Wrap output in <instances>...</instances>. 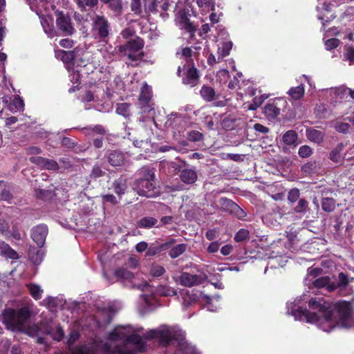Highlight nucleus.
<instances>
[{
  "label": "nucleus",
  "instance_id": "obj_1",
  "mask_svg": "<svg viewBox=\"0 0 354 354\" xmlns=\"http://www.w3.org/2000/svg\"><path fill=\"white\" fill-rule=\"evenodd\" d=\"M308 306L312 309H317L322 313V317L315 313L299 308L292 311V315L301 321L308 323L317 324L324 331H329L337 325L348 328L346 322L351 316V304L346 301L335 304L330 303L324 298H311Z\"/></svg>",
  "mask_w": 354,
  "mask_h": 354
},
{
  "label": "nucleus",
  "instance_id": "obj_2",
  "mask_svg": "<svg viewBox=\"0 0 354 354\" xmlns=\"http://www.w3.org/2000/svg\"><path fill=\"white\" fill-rule=\"evenodd\" d=\"M30 314V309L28 306H24L17 312L12 308H8L3 313V323L10 330H22L26 328Z\"/></svg>",
  "mask_w": 354,
  "mask_h": 354
},
{
  "label": "nucleus",
  "instance_id": "obj_3",
  "mask_svg": "<svg viewBox=\"0 0 354 354\" xmlns=\"http://www.w3.org/2000/svg\"><path fill=\"white\" fill-rule=\"evenodd\" d=\"M145 336L147 339L158 338L160 344L163 346L169 344L172 340H176L182 344L184 339L180 331L175 330L165 326H162L158 329L151 330Z\"/></svg>",
  "mask_w": 354,
  "mask_h": 354
},
{
  "label": "nucleus",
  "instance_id": "obj_4",
  "mask_svg": "<svg viewBox=\"0 0 354 354\" xmlns=\"http://www.w3.org/2000/svg\"><path fill=\"white\" fill-rule=\"evenodd\" d=\"M144 41L140 37L129 41L124 45L118 46V51L122 57H127L131 61L141 60L144 56L141 51Z\"/></svg>",
  "mask_w": 354,
  "mask_h": 354
},
{
  "label": "nucleus",
  "instance_id": "obj_5",
  "mask_svg": "<svg viewBox=\"0 0 354 354\" xmlns=\"http://www.w3.org/2000/svg\"><path fill=\"white\" fill-rule=\"evenodd\" d=\"M110 24L104 15H96L93 18L92 32L95 39L105 41L110 32Z\"/></svg>",
  "mask_w": 354,
  "mask_h": 354
},
{
  "label": "nucleus",
  "instance_id": "obj_6",
  "mask_svg": "<svg viewBox=\"0 0 354 354\" xmlns=\"http://www.w3.org/2000/svg\"><path fill=\"white\" fill-rule=\"evenodd\" d=\"M56 25L64 36H71L75 32V28L72 23L71 18L62 11L57 10L55 12Z\"/></svg>",
  "mask_w": 354,
  "mask_h": 354
},
{
  "label": "nucleus",
  "instance_id": "obj_7",
  "mask_svg": "<svg viewBox=\"0 0 354 354\" xmlns=\"http://www.w3.org/2000/svg\"><path fill=\"white\" fill-rule=\"evenodd\" d=\"M207 279V276L203 272H198V274H191L190 273L184 272L176 279V282L186 287H192L198 286Z\"/></svg>",
  "mask_w": 354,
  "mask_h": 354
},
{
  "label": "nucleus",
  "instance_id": "obj_8",
  "mask_svg": "<svg viewBox=\"0 0 354 354\" xmlns=\"http://www.w3.org/2000/svg\"><path fill=\"white\" fill-rule=\"evenodd\" d=\"M132 189L141 196L151 198L155 196V182L135 180L132 185Z\"/></svg>",
  "mask_w": 354,
  "mask_h": 354
},
{
  "label": "nucleus",
  "instance_id": "obj_9",
  "mask_svg": "<svg viewBox=\"0 0 354 354\" xmlns=\"http://www.w3.org/2000/svg\"><path fill=\"white\" fill-rule=\"evenodd\" d=\"M187 69L185 77L183 78V83L194 87L197 85L199 80L198 70L194 66L193 60L189 59L185 65Z\"/></svg>",
  "mask_w": 354,
  "mask_h": 354
},
{
  "label": "nucleus",
  "instance_id": "obj_10",
  "mask_svg": "<svg viewBox=\"0 0 354 354\" xmlns=\"http://www.w3.org/2000/svg\"><path fill=\"white\" fill-rule=\"evenodd\" d=\"M29 161L39 167L43 169L50 171H57L60 167L58 162L53 159H48L41 156H32L29 158Z\"/></svg>",
  "mask_w": 354,
  "mask_h": 354
},
{
  "label": "nucleus",
  "instance_id": "obj_11",
  "mask_svg": "<svg viewBox=\"0 0 354 354\" xmlns=\"http://www.w3.org/2000/svg\"><path fill=\"white\" fill-rule=\"evenodd\" d=\"M105 158L109 165L113 167H122L126 162L124 153L118 150L108 151Z\"/></svg>",
  "mask_w": 354,
  "mask_h": 354
},
{
  "label": "nucleus",
  "instance_id": "obj_12",
  "mask_svg": "<svg viewBox=\"0 0 354 354\" xmlns=\"http://www.w3.org/2000/svg\"><path fill=\"white\" fill-rule=\"evenodd\" d=\"M48 232V227L46 225H38L32 229L31 238L39 247L41 248L45 243Z\"/></svg>",
  "mask_w": 354,
  "mask_h": 354
},
{
  "label": "nucleus",
  "instance_id": "obj_13",
  "mask_svg": "<svg viewBox=\"0 0 354 354\" xmlns=\"http://www.w3.org/2000/svg\"><path fill=\"white\" fill-rule=\"evenodd\" d=\"M286 103L281 99H276L271 103L267 104L263 109V113L269 119H274L280 114L281 106Z\"/></svg>",
  "mask_w": 354,
  "mask_h": 354
},
{
  "label": "nucleus",
  "instance_id": "obj_14",
  "mask_svg": "<svg viewBox=\"0 0 354 354\" xmlns=\"http://www.w3.org/2000/svg\"><path fill=\"white\" fill-rule=\"evenodd\" d=\"M151 100V92L147 86H143L140 97L139 104L142 113L149 112L152 110L149 105Z\"/></svg>",
  "mask_w": 354,
  "mask_h": 354
},
{
  "label": "nucleus",
  "instance_id": "obj_15",
  "mask_svg": "<svg viewBox=\"0 0 354 354\" xmlns=\"http://www.w3.org/2000/svg\"><path fill=\"white\" fill-rule=\"evenodd\" d=\"M179 178L185 184L193 185L198 180V174L194 169L185 168L180 171Z\"/></svg>",
  "mask_w": 354,
  "mask_h": 354
},
{
  "label": "nucleus",
  "instance_id": "obj_16",
  "mask_svg": "<svg viewBox=\"0 0 354 354\" xmlns=\"http://www.w3.org/2000/svg\"><path fill=\"white\" fill-rule=\"evenodd\" d=\"M175 243H176V240L174 239H170V241H169L166 243H162V244L151 245L147 250L146 256H147V257L154 256L162 251L169 249Z\"/></svg>",
  "mask_w": 354,
  "mask_h": 354
},
{
  "label": "nucleus",
  "instance_id": "obj_17",
  "mask_svg": "<svg viewBox=\"0 0 354 354\" xmlns=\"http://www.w3.org/2000/svg\"><path fill=\"white\" fill-rule=\"evenodd\" d=\"M130 330L124 326H118L109 334V339L111 341L124 340L127 341Z\"/></svg>",
  "mask_w": 354,
  "mask_h": 354
},
{
  "label": "nucleus",
  "instance_id": "obj_18",
  "mask_svg": "<svg viewBox=\"0 0 354 354\" xmlns=\"http://www.w3.org/2000/svg\"><path fill=\"white\" fill-rule=\"evenodd\" d=\"M137 175L138 178L136 180L155 182V169L153 167L144 166L138 171Z\"/></svg>",
  "mask_w": 354,
  "mask_h": 354
},
{
  "label": "nucleus",
  "instance_id": "obj_19",
  "mask_svg": "<svg viewBox=\"0 0 354 354\" xmlns=\"http://www.w3.org/2000/svg\"><path fill=\"white\" fill-rule=\"evenodd\" d=\"M283 142L291 147H296L299 144L298 133L294 130L286 131L282 136Z\"/></svg>",
  "mask_w": 354,
  "mask_h": 354
},
{
  "label": "nucleus",
  "instance_id": "obj_20",
  "mask_svg": "<svg viewBox=\"0 0 354 354\" xmlns=\"http://www.w3.org/2000/svg\"><path fill=\"white\" fill-rule=\"evenodd\" d=\"M103 354H132L125 346H111L107 343L102 345Z\"/></svg>",
  "mask_w": 354,
  "mask_h": 354
},
{
  "label": "nucleus",
  "instance_id": "obj_21",
  "mask_svg": "<svg viewBox=\"0 0 354 354\" xmlns=\"http://www.w3.org/2000/svg\"><path fill=\"white\" fill-rule=\"evenodd\" d=\"M200 94L202 98L207 102H212L219 97V95L216 93L215 90L208 85H203L201 87Z\"/></svg>",
  "mask_w": 354,
  "mask_h": 354
},
{
  "label": "nucleus",
  "instance_id": "obj_22",
  "mask_svg": "<svg viewBox=\"0 0 354 354\" xmlns=\"http://www.w3.org/2000/svg\"><path fill=\"white\" fill-rule=\"evenodd\" d=\"M101 2L107 6L109 9L111 10L114 15L119 17L122 12V0H101Z\"/></svg>",
  "mask_w": 354,
  "mask_h": 354
},
{
  "label": "nucleus",
  "instance_id": "obj_23",
  "mask_svg": "<svg viewBox=\"0 0 354 354\" xmlns=\"http://www.w3.org/2000/svg\"><path fill=\"white\" fill-rule=\"evenodd\" d=\"M348 275L344 272H340L337 276V282L331 283V284L327 287V290L328 292H333L337 288H345L348 286Z\"/></svg>",
  "mask_w": 354,
  "mask_h": 354
},
{
  "label": "nucleus",
  "instance_id": "obj_24",
  "mask_svg": "<svg viewBox=\"0 0 354 354\" xmlns=\"http://www.w3.org/2000/svg\"><path fill=\"white\" fill-rule=\"evenodd\" d=\"M220 209L229 214H232L234 209H238V205L227 198H221L218 201Z\"/></svg>",
  "mask_w": 354,
  "mask_h": 354
},
{
  "label": "nucleus",
  "instance_id": "obj_25",
  "mask_svg": "<svg viewBox=\"0 0 354 354\" xmlns=\"http://www.w3.org/2000/svg\"><path fill=\"white\" fill-rule=\"evenodd\" d=\"M306 135L309 140L317 144L322 143L324 140V133L313 128L306 129Z\"/></svg>",
  "mask_w": 354,
  "mask_h": 354
},
{
  "label": "nucleus",
  "instance_id": "obj_26",
  "mask_svg": "<svg viewBox=\"0 0 354 354\" xmlns=\"http://www.w3.org/2000/svg\"><path fill=\"white\" fill-rule=\"evenodd\" d=\"M112 189L120 196L124 194L127 189V179L121 177L115 180L112 185Z\"/></svg>",
  "mask_w": 354,
  "mask_h": 354
},
{
  "label": "nucleus",
  "instance_id": "obj_27",
  "mask_svg": "<svg viewBox=\"0 0 354 354\" xmlns=\"http://www.w3.org/2000/svg\"><path fill=\"white\" fill-rule=\"evenodd\" d=\"M314 113L316 117L319 119L329 118L331 115V111L328 109V106L324 104H317L315 109Z\"/></svg>",
  "mask_w": 354,
  "mask_h": 354
},
{
  "label": "nucleus",
  "instance_id": "obj_28",
  "mask_svg": "<svg viewBox=\"0 0 354 354\" xmlns=\"http://www.w3.org/2000/svg\"><path fill=\"white\" fill-rule=\"evenodd\" d=\"M100 0H77V7L81 11L93 10L97 8Z\"/></svg>",
  "mask_w": 354,
  "mask_h": 354
},
{
  "label": "nucleus",
  "instance_id": "obj_29",
  "mask_svg": "<svg viewBox=\"0 0 354 354\" xmlns=\"http://www.w3.org/2000/svg\"><path fill=\"white\" fill-rule=\"evenodd\" d=\"M12 198L10 186L5 181H0V200L8 201Z\"/></svg>",
  "mask_w": 354,
  "mask_h": 354
},
{
  "label": "nucleus",
  "instance_id": "obj_30",
  "mask_svg": "<svg viewBox=\"0 0 354 354\" xmlns=\"http://www.w3.org/2000/svg\"><path fill=\"white\" fill-rule=\"evenodd\" d=\"M158 221L156 218L145 216L138 222V226L141 228H151L152 227H159Z\"/></svg>",
  "mask_w": 354,
  "mask_h": 354
},
{
  "label": "nucleus",
  "instance_id": "obj_31",
  "mask_svg": "<svg viewBox=\"0 0 354 354\" xmlns=\"http://www.w3.org/2000/svg\"><path fill=\"white\" fill-rule=\"evenodd\" d=\"M344 148V145L342 143H339L335 149H333L330 153V159L336 162L340 163L343 161V157L341 155L342 151Z\"/></svg>",
  "mask_w": 354,
  "mask_h": 354
},
{
  "label": "nucleus",
  "instance_id": "obj_32",
  "mask_svg": "<svg viewBox=\"0 0 354 354\" xmlns=\"http://www.w3.org/2000/svg\"><path fill=\"white\" fill-rule=\"evenodd\" d=\"M28 257L34 264H39L43 260L44 252L40 250L32 248L29 249Z\"/></svg>",
  "mask_w": 354,
  "mask_h": 354
},
{
  "label": "nucleus",
  "instance_id": "obj_33",
  "mask_svg": "<svg viewBox=\"0 0 354 354\" xmlns=\"http://www.w3.org/2000/svg\"><path fill=\"white\" fill-rule=\"evenodd\" d=\"M295 213L306 214L310 212L308 202L305 198H299L297 205L294 207Z\"/></svg>",
  "mask_w": 354,
  "mask_h": 354
},
{
  "label": "nucleus",
  "instance_id": "obj_34",
  "mask_svg": "<svg viewBox=\"0 0 354 354\" xmlns=\"http://www.w3.org/2000/svg\"><path fill=\"white\" fill-rule=\"evenodd\" d=\"M56 325L51 319H43L41 322L40 329L44 333L50 335Z\"/></svg>",
  "mask_w": 354,
  "mask_h": 354
},
{
  "label": "nucleus",
  "instance_id": "obj_35",
  "mask_svg": "<svg viewBox=\"0 0 354 354\" xmlns=\"http://www.w3.org/2000/svg\"><path fill=\"white\" fill-rule=\"evenodd\" d=\"M187 248V245L185 243L178 244L174 246L169 252L171 258L175 259L183 254Z\"/></svg>",
  "mask_w": 354,
  "mask_h": 354
},
{
  "label": "nucleus",
  "instance_id": "obj_36",
  "mask_svg": "<svg viewBox=\"0 0 354 354\" xmlns=\"http://www.w3.org/2000/svg\"><path fill=\"white\" fill-rule=\"evenodd\" d=\"M114 274L116 277L124 281H130L134 277L131 272L123 268L116 269Z\"/></svg>",
  "mask_w": 354,
  "mask_h": 354
},
{
  "label": "nucleus",
  "instance_id": "obj_37",
  "mask_svg": "<svg viewBox=\"0 0 354 354\" xmlns=\"http://www.w3.org/2000/svg\"><path fill=\"white\" fill-rule=\"evenodd\" d=\"M196 1L203 11L209 12L214 10L215 0H196Z\"/></svg>",
  "mask_w": 354,
  "mask_h": 354
},
{
  "label": "nucleus",
  "instance_id": "obj_38",
  "mask_svg": "<svg viewBox=\"0 0 354 354\" xmlns=\"http://www.w3.org/2000/svg\"><path fill=\"white\" fill-rule=\"evenodd\" d=\"M336 206L335 201L332 198H324L322 201V207L324 212H333Z\"/></svg>",
  "mask_w": 354,
  "mask_h": 354
},
{
  "label": "nucleus",
  "instance_id": "obj_39",
  "mask_svg": "<svg viewBox=\"0 0 354 354\" xmlns=\"http://www.w3.org/2000/svg\"><path fill=\"white\" fill-rule=\"evenodd\" d=\"M330 277L328 276L321 277L319 278L315 279L311 281L312 285L317 288H321L324 287H328L331 284L330 283Z\"/></svg>",
  "mask_w": 354,
  "mask_h": 354
},
{
  "label": "nucleus",
  "instance_id": "obj_40",
  "mask_svg": "<svg viewBox=\"0 0 354 354\" xmlns=\"http://www.w3.org/2000/svg\"><path fill=\"white\" fill-rule=\"evenodd\" d=\"M156 291L158 294L165 297H171L177 295V291L174 288L166 286H159Z\"/></svg>",
  "mask_w": 354,
  "mask_h": 354
},
{
  "label": "nucleus",
  "instance_id": "obj_41",
  "mask_svg": "<svg viewBox=\"0 0 354 354\" xmlns=\"http://www.w3.org/2000/svg\"><path fill=\"white\" fill-rule=\"evenodd\" d=\"M127 342L133 343L138 346L140 351L143 350L144 348V342L142 337L136 333L129 334Z\"/></svg>",
  "mask_w": 354,
  "mask_h": 354
},
{
  "label": "nucleus",
  "instance_id": "obj_42",
  "mask_svg": "<svg viewBox=\"0 0 354 354\" xmlns=\"http://www.w3.org/2000/svg\"><path fill=\"white\" fill-rule=\"evenodd\" d=\"M288 93L294 100H298L301 98L304 94V88L303 85H299L296 87L291 88Z\"/></svg>",
  "mask_w": 354,
  "mask_h": 354
},
{
  "label": "nucleus",
  "instance_id": "obj_43",
  "mask_svg": "<svg viewBox=\"0 0 354 354\" xmlns=\"http://www.w3.org/2000/svg\"><path fill=\"white\" fill-rule=\"evenodd\" d=\"M31 296L35 299H39L41 298V294L43 292V290L39 286L36 284L30 283L27 286Z\"/></svg>",
  "mask_w": 354,
  "mask_h": 354
},
{
  "label": "nucleus",
  "instance_id": "obj_44",
  "mask_svg": "<svg viewBox=\"0 0 354 354\" xmlns=\"http://www.w3.org/2000/svg\"><path fill=\"white\" fill-rule=\"evenodd\" d=\"M232 48V41H227L223 43L222 48L218 49V59H222L223 57L228 55Z\"/></svg>",
  "mask_w": 354,
  "mask_h": 354
},
{
  "label": "nucleus",
  "instance_id": "obj_45",
  "mask_svg": "<svg viewBox=\"0 0 354 354\" xmlns=\"http://www.w3.org/2000/svg\"><path fill=\"white\" fill-rule=\"evenodd\" d=\"M187 138L190 142H199L203 139V135L198 131H191L187 133Z\"/></svg>",
  "mask_w": 354,
  "mask_h": 354
},
{
  "label": "nucleus",
  "instance_id": "obj_46",
  "mask_svg": "<svg viewBox=\"0 0 354 354\" xmlns=\"http://www.w3.org/2000/svg\"><path fill=\"white\" fill-rule=\"evenodd\" d=\"M116 112L125 118L129 117L130 115L129 104L127 103H122L118 104L117 106Z\"/></svg>",
  "mask_w": 354,
  "mask_h": 354
},
{
  "label": "nucleus",
  "instance_id": "obj_47",
  "mask_svg": "<svg viewBox=\"0 0 354 354\" xmlns=\"http://www.w3.org/2000/svg\"><path fill=\"white\" fill-rule=\"evenodd\" d=\"M105 174V171H104L101 167L98 165H95L91 171L90 178L96 179L100 177L104 176Z\"/></svg>",
  "mask_w": 354,
  "mask_h": 354
},
{
  "label": "nucleus",
  "instance_id": "obj_48",
  "mask_svg": "<svg viewBox=\"0 0 354 354\" xmlns=\"http://www.w3.org/2000/svg\"><path fill=\"white\" fill-rule=\"evenodd\" d=\"M55 328V330L52 332L50 336L55 340L60 341L64 335V330L57 324Z\"/></svg>",
  "mask_w": 354,
  "mask_h": 354
},
{
  "label": "nucleus",
  "instance_id": "obj_49",
  "mask_svg": "<svg viewBox=\"0 0 354 354\" xmlns=\"http://www.w3.org/2000/svg\"><path fill=\"white\" fill-rule=\"evenodd\" d=\"M249 231L246 229H241L234 236L236 242H242L249 238Z\"/></svg>",
  "mask_w": 354,
  "mask_h": 354
},
{
  "label": "nucleus",
  "instance_id": "obj_50",
  "mask_svg": "<svg viewBox=\"0 0 354 354\" xmlns=\"http://www.w3.org/2000/svg\"><path fill=\"white\" fill-rule=\"evenodd\" d=\"M298 154L301 158H308L313 154V149L308 145H302L299 149Z\"/></svg>",
  "mask_w": 354,
  "mask_h": 354
},
{
  "label": "nucleus",
  "instance_id": "obj_51",
  "mask_svg": "<svg viewBox=\"0 0 354 354\" xmlns=\"http://www.w3.org/2000/svg\"><path fill=\"white\" fill-rule=\"evenodd\" d=\"M299 190L294 188L290 190L288 195V201L290 203L292 204L299 199Z\"/></svg>",
  "mask_w": 354,
  "mask_h": 354
},
{
  "label": "nucleus",
  "instance_id": "obj_52",
  "mask_svg": "<svg viewBox=\"0 0 354 354\" xmlns=\"http://www.w3.org/2000/svg\"><path fill=\"white\" fill-rule=\"evenodd\" d=\"M323 270L319 268H310L308 270V274H307V280L313 281L315 279L316 277L319 276Z\"/></svg>",
  "mask_w": 354,
  "mask_h": 354
},
{
  "label": "nucleus",
  "instance_id": "obj_53",
  "mask_svg": "<svg viewBox=\"0 0 354 354\" xmlns=\"http://www.w3.org/2000/svg\"><path fill=\"white\" fill-rule=\"evenodd\" d=\"M335 129L339 133H347L351 129V125L346 122H337L335 124Z\"/></svg>",
  "mask_w": 354,
  "mask_h": 354
},
{
  "label": "nucleus",
  "instance_id": "obj_54",
  "mask_svg": "<svg viewBox=\"0 0 354 354\" xmlns=\"http://www.w3.org/2000/svg\"><path fill=\"white\" fill-rule=\"evenodd\" d=\"M43 305L46 306L50 310L53 311L57 307V302L55 298L48 297L42 301Z\"/></svg>",
  "mask_w": 354,
  "mask_h": 354
},
{
  "label": "nucleus",
  "instance_id": "obj_55",
  "mask_svg": "<svg viewBox=\"0 0 354 354\" xmlns=\"http://www.w3.org/2000/svg\"><path fill=\"white\" fill-rule=\"evenodd\" d=\"M265 99H266V97H264L263 96L255 97L253 99L252 103H251L248 106V109L250 110H253V111L257 109V108L261 105V104L265 100Z\"/></svg>",
  "mask_w": 354,
  "mask_h": 354
},
{
  "label": "nucleus",
  "instance_id": "obj_56",
  "mask_svg": "<svg viewBox=\"0 0 354 354\" xmlns=\"http://www.w3.org/2000/svg\"><path fill=\"white\" fill-rule=\"evenodd\" d=\"M42 26L45 32L50 37H53L56 35V30L53 26H50L46 21H44L42 23Z\"/></svg>",
  "mask_w": 354,
  "mask_h": 354
},
{
  "label": "nucleus",
  "instance_id": "obj_57",
  "mask_svg": "<svg viewBox=\"0 0 354 354\" xmlns=\"http://www.w3.org/2000/svg\"><path fill=\"white\" fill-rule=\"evenodd\" d=\"M339 43H340V41L338 39H336V38L329 39L326 40L325 42L326 48L327 50L334 49L339 46Z\"/></svg>",
  "mask_w": 354,
  "mask_h": 354
},
{
  "label": "nucleus",
  "instance_id": "obj_58",
  "mask_svg": "<svg viewBox=\"0 0 354 354\" xmlns=\"http://www.w3.org/2000/svg\"><path fill=\"white\" fill-rule=\"evenodd\" d=\"M165 272V268L159 265L153 266L151 269V274L153 277H160Z\"/></svg>",
  "mask_w": 354,
  "mask_h": 354
},
{
  "label": "nucleus",
  "instance_id": "obj_59",
  "mask_svg": "<svg viewBox=\"0 0 354 354\" xmlns=\"http://www.w3.org/2000/svg\"><path fill=\"white\" fill-rule=\"evenodd\" d=\"M170 6V3L168 0L165 1L161 5H159V9L160 10V15L163 18L165 19L167 17L168 15L167 13H165V11H167Z\"/></svg>",
  "mask_w": 354,
  "mask_h": 354
},
{
  "label": "nucleus",
  "instance_id": "obj_60",
  "mask_svg": "<svg viewBox=\"0 0 354 354\" xmlns=\"http://www.w3.org/2000/svg\"><path fill=\"white\" fill-rule=\"evenodd\" d=\"M61 144L63 147H65L68 149L73 148L76 145V143L72 139L68 137L62 138Z\"/></svg>",
  "mask_w": 354,
  "mask_h": 354
},
{
  "label": "nucleus",
  "instance_id": "obj_61",
  "mask_svg": "<svg viewBox=\"0 0 354 354\" xmlns=\"http://www.w3.org/2000/svg\"><path fill=\"white\" fill-rule=\"evenodd\" d=\"M315 168H316L315 162H309L308 163L304 164L301 167V170L306 174H310L315 169Z\"/></svg>",
  "mask_w": 354,
  "mask_h": 354
},
{
  "label": "nucleus",
  "instance_id": "obj_62",
  "mask_svg": "<svg viewBox=\"0 0 354 354\" xmlns=\"http://www.w3.org/2000/svg\"><path fill=\"white\" fill-rule=\"evenodd\" d=\"M79 337L80 333L76 330H72L67 340L68 345H73L79 339Z\"/></svg>",
  "mask_w": 354,
  "mask_h": 354
},
{
  "label": "nucleus",
  "instance_id": "obj_63",
  "mask_svg": "<svg viewBox=\"0 0 354 354\" xmlns=\"http://www.w3.org/2000/svg\"><path fill=\"white\" fill-rule=\"evenodd\" d=\"M131 10L136 15H139L141 12V1H135L131 3Z\"/></svg>",
  "mask_w": 354,
  "mask_h": 354
},
{
  "label": "nucleus",
  "instance_id": "obj_64",
  "mask_svg": "<svg viewBox=\"0 0 354 354\" xmlns=\"http://www.w3.org/2000/svg\"><path fill=\"white\" fill-rule=\"evenodd\" d=\"M103 203H109L112 205L118 203V201L113 194H105L102 196Z\"/></svg>",
  "mask_w": 354,
  "mask_h": 354
}]
</instances>
